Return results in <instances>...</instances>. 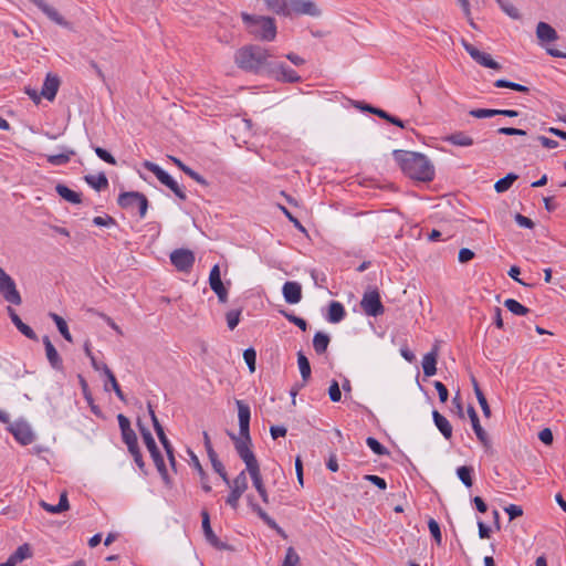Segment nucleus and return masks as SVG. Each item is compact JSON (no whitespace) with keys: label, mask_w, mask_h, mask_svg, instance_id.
<instances>
[{"label":"nucleus","mask_w":566,"mask_h":566,"mask_svg":"<svg viewBox=\"0 0 566 566\" xmlns=\"http://www.w3.org/2000/svg\"><path fill=\"white\" fill-rule=\"evenodd\" d=\"M235 405L238 408L240 437H232V439L234 441V447H235L237 453H239L240 448L251 449V444H252L251 436H250L251 411H250V407L242 400H237Z\"/></svg>","instance_id":"5"},{"label":"nucleus","mask_w":566,"mask_h":566,"mask_svg":"<svg viewBox=\"0 0 566 566\" xmlns=\"http://www.w3.org/2000/svg\"><path fill=\"white\" fill-rule=\"evenodd\" d=\"M494 86L496 87H506V88H511V90H514V91H517V92H522V93H527L530 91V88L527 86H524V85H521V84H517V83H514V82H510V81H506V80H497L494 82Z\"/></svg>","instance_id":"43"},{"label":"nucleus","mask_w":566,"mask_h":566,"mask_svg":"<svg viewBox=\"0 0 566 566\" xmlns=\"http://www.w3.org/2000/svg\"><path fill=\"white\" fill-rule=\"evenodd\" d=\"M476 399H478V402L482 409V412L484 415L485 418H490L491 417V409H490V406L488 403V400L484 396V394L482 391H479L478 395L475 396Z\"/></svg>","instance_id":"54"},{"label":"nucleus","mask_w":566,"mask_h":566,"mask_svg":"<svg viewBox=\"0 0 566 566\" xmlns=\"http://www.w3.org/2000/svg\"><path fill=\"white\" fill-rule=\"evenodd\" d=\"M43 344L45 346V353L50 364L52 367L60 369L62 366V359L48 336L43 338Z\"/></svg>","instance_id":"26"},{"label":"nucleus","mask_w":566,"mask_h":566,"mask_svg":"<svg viewBox=\"0 0 566 566\" xmlns=\"http://www.w3.org/2000/svg\"><path fill=\"white\" fill-rule=\"evenodd\" d=\"M268 74L274 76L277 81L281 82L297 83L301 81V77L295 71L280 63L272 62V69L269 70Z\"/></svg>","instance_id":"17"},{"label":"nucleus","mask_w":566,"mask_h":566,"mask_svg":"<svg viewBox=\"0 0 566 566\" xmlns=\"http://www.w3.org/2000/svg\"><path fill=\"white\" fill-rule=\"evenodd\" d=\"M497 109L478 108L470 111V115L476 118H488L497 115Z\"/></svg>","instance_id":"50"},{"label":"nucleus","mask_w":566,"mask_h":566,"mask_svg":"<svg viewBox=\"0 0 566 566\" xmlns=\"http://www.w3.org/2000/svg\"><path fill=\"white\" fill-rule=\"evenodd\" d=\"M505 512L507 513L510 520H514L523 514L522 507L514 504L505 507Z\"/></svg>","instance_id":"62"},{"label":"nucleus","mask_w":566,"mask_h":566,"mask_svg":"<svg viewBox=\"0 0 566 566\" xmlns=\"http://www.w3.org/2000/svg\"><path fill=\"white\" fill-rule=\"evenodd\" d=\"M0 294L2 297L14 305H20L22 303V297L17 290V285L13 279L6 273V271L0 266Z\"/></svg>","instance_id":"8"},{"label":"nucleus","mask_w":566,"mask_h":566,"mask_svg":"<svg viewBox=\"0 0 566 566\" xmlns=\"http://www.w3.org/2000/svg\"><path fill=\"white\" fill-rule=\"evenodd\" d=\"M74 154V150H70L67 154L50 155L48 156V161L55 166L63 165L66 164Z\"/></svg>","instance_id":"46"},{"label":"nucleus","mask_w":566,"mask_h":566,"mask_svg":"<svg viewBox=\"0 0 566 566\" xmlns=\"http://www.w3.org/2000/svg\"><path fill=\"white\" fill-rule=\"evenodd\" d=\"M140 431H142V436H143L144 442L146 444V448L148 449L158 472L160 473L165 483L169 484L170 480H169V476L167 473V469H166L164 459L160 455V452L156 446V442H155L151 433L143 427H140Z\"/></svg>","instance_id":"7"},{"label":"nucleus","mask_w":566,"mask_h":566,"mask_svg":"<svg viewBox=\"0 0 566 566\" xmlns=\"http://www.w3.org/2000/svg\"><path fill=\"white\" fill-rule=\"evenodd\" d=\"M286 428L283 427V426H272L270 428V433H271V437L275 440L280 437H285L286 436Z\"/></svg>","instance_id":"64"},{"label":"nucleus","mask_w":566,"mask_h":566,"mask_svg":"<svg viewBox=\"0 0 566 566\" xmlns=\"http://www.w3.org/2000/svg\"><path fill=\"white\" fill-rule=\"evenodd\" d=\"M251 507L253 510V512L256 513V515L271 528H273L274 531H276V533L279 535H281L283 538H286L287 535L286 533L284 532V530L282 527H280L277 525V523L271 517L269 516V514L262 509L260 507L258 504H254V503H251Z\"/></svg>","instance_id":"23"},{"label":"nucleus","mask_w":566,"mask_h":566,"mask_svg":"<svg viewBox=\"0 0 566 566\" xmlns=\"http://www.w3.org/2000/svg\"><path fill=\"white\" fill-rule=\"evenodd\" d=\"M328 395H329V399L333 401V402H337L340 400L342 398V392H340V389H339V385L336 380H333L329 388H328Z\"/></svg>","instance_id":"52"},{"label":"nucleus","mask_w":566,"mask_h":566,"mask_svg":"<svg viewBox=\"0 0 566 566\" xmlns=\"http://www.w3.org/2000/svg\"><path fill=\"white\" fill-rule=\"evenodd\" d=\"M50 316L54 321V323L56 324V327H57L59 332L62 334V336L67 342H72L73 338H72V335L69 332V327H67V324L64 321V318L61 317L60 315L55 314V313H51Z\"/></svg>","instance_id":"37"},{"label":"nucleus","mask_w":566,"mask_h":566,"mask_svg":"<svg viewBox=\"0 0 566 566\" xmlns=\"http://www.w3.org/2000/svg\"><path fill=\"white\" fill-rule=\"evenodd\" d=\"M439 350L438 345H434L432 350L426 354L422 358V369L427 377H431L437 373Z\"/></svg>","instance_id":"20"},{"label":"nucleus","mask_w":566,"mask_h":566,"mask_svg":"<svg viewBox=\"0 0 566 566\" xmlns=\"http://www.w3.org/2000/svg\"><path fill=\"white\" fill-rule=\"evenodd\" d=\"M201 516H202V530H203V534H205L206 539L212 546H214L217 548H222L223 545L221 544V542L219 541V538L217 537V535L213 533V531L211 528L210 517H209L208 512L207 511H202Z\"/></svg>","instance_id":"22"},{"label":"nucleus","mask_w":566,"mask_h":566,"mask_svg":"<svg viewBox=\"0 0 566 566\" xmlns=\"http://www.w3.org/2000/svg\"><path fill=\"white\" fill-rule=\"evenodd\" d=\"M230 489H234L244 493L248 490V479L245 471L240 472L233 480L228 478V482H224Z\"/></svg>","instance_id":"31"},{"label":"nucleus","mask_w":566,"mask_h":566,"mask_svg":"<svg viewBox=\"0 0 566 566\" xmlns=\"http://www.w3.org/2000/svg\"><path fill=\"white\" fill-rule=\"evenodd\" d=\"M297 364H298L302 379L304 381H307L308 378L311 377V366H310V361L306 358V356L301 352L297 354Z\"/></svg>","instance_id":"39"},{"label":"nucleus","mask_w":566,"mask_h":566,"mask_svg":"<svg viewBox=\"0 0 566 566\" xmlns=\"http://www.w3.org/2000/svg\"><path fill=\"white\" fill-rule=\"evenodd\" d=\"M122 437L128 448V451L138 448L137 436L133 429L122 432Z\"/></svg>","instance_id":"45"},{"label":"nucleus","mask_w":566,"mask_h":566,"mask_svg":"<svg viewBox=\"0 0 566 566\" xmlns=\"http://www.w3.org/2000/svg\"><path fill=\"white\" fill-rule=\"evenodd\" d=\"M461 44H462L463 49L468 52V54L481 66L492 69V70L501 69L500 63H497L495 60H493L490 54L478 50L474 45L469 43L467 40L462 39Z\"/></svg>","instance_id":"11"},{"label":"nucleus","mask_w":566,"mask_h":566,"mask_svg":"<svg viewBox=\"0 0 566 566\" xmlns=\"http://www.w3.org/2000/svg\"><path fill=\"white\" fill-rule=\"evenodd\" d=\"M170 261L178 271L188 272L195 263V254L188 249H177L171 252Z\"/></svg>","instance_id":"13"},{"label":"nucleus","mask_w":566,"mask_h":566,"mask_svg":"<svg viewBox=\"0 0 566 566\" xmlns=\"http://www.w3.org/2000/svg\"><path fill=\"white\" fill-rule=\"evenodd\" d=\"M361 109H365L371 114H375V115L379 116L380 118H384L398 127H401V128L405 127L403 122L401 119L391 116L390 114H388L387 112H385L380 108H376L370 105H366V106L361 107Z\"/></svg>","instance_id":"30"},{"label":"nucleus","mask_w":566,"mask_h":566,"mask_svg":"<svg viewBox=\"0 0 566 566\" xmlns=\"http://www.w3.org/2000/svg\"><path fill=\"white\" fill-rule=\"evenodd\" d=\"M539 440L545 444H552L553 442V432L549 428H545L538 433Z\"/></svg>","instance_id":"63"},{"label":"nucleus","mask_w":566,"mask_h":566,"mask_svg":"<svg viewBox=\"0 0 566 566\" xmlns=\"http://www.w3.org/2000/svg\"><path fill=\"white\" fill-rule=\"evenodd\" d=\"M446 140L454 146H462V147H469L473 145V138L463 133V132H457L446 137Z\"/></svg>","instance_id":"28"},{"label":"nucleus","mask_w":566,"mask_h":566,"mask_svg":"<svg viewBox=\"0 0 566 566\" xmlns=\"http://www.w3.org/2000/svg\"><path fill=\"white\" fill-rule=\"evenodd\" d=\"M144 167L151 171L158 180L167 186L174 193L180 198L181 200L186 199V193L181 190V188L178 186V184L166 172L164 171L158 165L151 163V161H145Z\"/></svg>","instance_id":"10"},{"label":"nucleus","mask_w":566,"mask_h":566,"mask_svg":"<svg viewBox=\"0 0 566 566\" xmlns=\"http://www.w3.org/2000/svg\"><path fill=\"white\" fill-rule=\"evenodd\" d=\"M208 457L211 462L212 469L220 475L223 482H228V474L224 470L222 462L218 459V454L214 450H209Z\"/></svg>","instance_id":"33"},{"label":"nucleus","mask_w":566,"mask_h":566,"mask_svg":"<svg viewBox=\"0 0 566 566\" xmlns=\"http://www.w3.org/2000/svg\"><path fill=\"white\" fill-rule=\"evenodd\" d=\"M360 306L367 315L375 317L385 311L377 290L367 291L361 298Z\"/></svg>","instance_id":"12"},{"label":"nucleus","mask_w":566,"mask_h":566,"mask_svg":"<svg viewBox=\"0 0 566 566\" xmlns=\"http://www.w3.org/2000/svg\"><path fill=\"white\" fill-rule=\"evenodd\" d=\"M345 316L344 306L339 302H332L328 307V321L331 323H338Z\"/></svg>","instance_id":"32"},{"label":"nucleus","mask_w":566,"mask_h":566,"mask_svg":"<svg viewBox=\"0 0 566 566\" xmlns=\"http://www.w3.org/2000/svg\"><path fill=\"white\" fill-rule=\"evenodd\" d=\"M365 480L371 482L380 490H385L387 486L386 481L382 478H379L378 475L367 474L365 475Z\"/></svg>","instance_id":"59"},{"label":"nucleus","mask_w":566,"mask_h":566,"mask_svg":"<svg viewBox=\"0 0 566 566\" xmlns=\"http://www.w3.org/2000/svg\"><path fill=\"white\" fill-rule=\"evenodd\" d=\"M242 20L249 32L260 40L272 41L275 39L276 27L272 18L242 13Z\"/></svg>","instance_id":"4"},{"label":"nucleus","mask_w":566,"mask_h":566,"mask_svg":"<svg viewBox=\"0 0 566 566\" xmlns=\"http://www.w3.org/2000/svg\"><path fill=\"white\" fill-rule=\"evenodd\" d=\"M14 560L19 564L30 557H32V549L29 544L20 545L14 553L11 554Z\"/></svg>","instance_id":"40"},{"label":"nucleus","mask_w":566,"mask_h":566,"mask_svg":"<svg viewBox=\"0 0 566 566\" xmlns=\"http://www.w3.org/2000/svg\"><path fill=\"white\" fill-rule=\"evenodd\" d=\"M94 151L102 160L111 165H116V159L114 158V156L104 148L95 147Z\"/></svg>","instance_id":"55"},{"label":"nucleus","mask_w":566,"mask_h":566,"mask_svg":"<svg viewBox=\"0 0 566 566\" xmlns=\"http://www.w3.org/2000/svg\"><path fill=\"white\" fill-rule=\"evenodd\" d=\"M56 192L59 196H61L64 200L77 205L81 203V193L73 191L69 187L62 184H57L55 187Z\"/></svg>","instance_id":"29"},{"label":"nucleus","mask_w":566,"mask_h":566,"mask_svg":"<svg viewBox=\"0 0 566 566\" xmlns=\"http://www.w3.org/2000/svg\"><path fill=\"white\" fill-rule=\"evenodd\" d=\"M271 59V52L256 44L241 46L233 56L234 63L240 70L256 75L268 74L269 70L272 69Z\"/></svg>","instance_id":"1"},{"label":"nucleus","mask_w":566,"mask_h":566,"mask_svg":"<svg viewBox=\"0 0 566 566\" xmlns=\"http://www.w3.org/2000/svg\"><path fill=\"white\" fill-rule=\"evenodd\" d=\"M497 133L502 134V135H510V136H513V135L525 136L526 135L525 130L518 129V128H513V127H501L497 129Z\"/></svg>","instance_id":"60"},{"label":"nucleus","mask_w":566,"mask_h":566,"mask_svg":"<svg viewBox=\"0 0 566 566\" xmlns=\"http://www.w3.org/2000/svg\"><path fill=\"white\" fill-rule=\"evenodd\" d=\"M118 205L124 209H134L137 207L139 216L144 218L147 212L148 200L143 193L130 191L119 195Z\"/></svg>","instance_id":"9"},{"label":"nucleus","mask_w":566,"mask_h":566,"mask_svg":"<svg viewBox=\"0 0 566 566\" xmlns=\"http://www.w3.org/2000/svg\"><path fill=\"white\" fill-rule=\"evenodd\" d=\"M473 258H474V252L468 248H463L459 251L458 259H459L460 263H467V262L471 261Z\"/></svg>","instance_id":"58"},{"label":"nucleus","mask_w":566,"mask_h":566,"mask_svg":"<svg viewBox=\"0 0 566 566\" xmlns=\"http://www.w3.org/2000/svg\"><path fill=\"white\" fill-rule=\"evenodd\" d=\"M367 446L378 455L388 454V450L375 438L369 437L366 440Z\"/></svg>","instance_id":"48"},{"label":"nucleus","mask_w":566,"mask_h":566,"mask_svg":"<svg viewBox=\"0 0 566 566\" xmlns=\"http://www.w3.org/2000/svg\"><path fill=\"white\" fill-rule=\"evenodd\" d=\"M240 314L241 311L239 310H232L226 314L227 324L230 329H234L238 326L240 322Z\"/></svg>","instance_id":"49"},{"label":"nucleus","mask_w":566,"mask_h":566,"mask_svg":"<svg viewBox=\"0 0 566 566\" xmlns=\"http://www.w3.org/2000/svg\"><path fill=\"white\" fill-rule=\"evenodd\" d=\"M242 494L243 493H241L240 491L230 489V493L226 500L227 504L235 510L239 506V500L242 496Z\"/></svg>","instance_id":"51"},{"label":"nucleus","mask_w":566,"mask_h":566,"mask_svg":"<svg viewBox=\"0 0 566 566\" xmlns=\"http://www.w3.org/2000/svg\"><path fill=\"white\" fill-rule=\"evenodd\" d=\"M279 208L285 214V217L294 224L296 229H298L302 232H306L305 228L300 223V221L295 217H293V214L284 206H279Z\"/></svg>","instance_id":"56"},{"label":"nucleus","mask_w":566,"mask_h":566,"mask_svg":"<svg viewBox=\"0 0 566 566\" xmlns=\"http://www.w3.org/2000/svg\"><path fill=\"white\" fill-rule=\"evenodd\" d=\"M434 388L438 391L440 401L441 402H446L448 400V397H449L447 387L442 382L436 381L434 382Z\"/></svg>","instance_id":"61"},{"label":"nucleus","mask_w":566,"mask_h":566,"mask_svg":"<svg viewBox=\"0 0 566 566\" xmlns=\"http://www.w3.org/2000/svg\"><path fill=\"white\" fill-rule=\"evenodd\" d=\"M329 344V336L324 333H316L313 338V347L317 354H323L326 352Z\"/></svg>","instance_id":"34"},{"label":"nucleus","mask_w":566,"mask_h":566,"mask_svg":"<svg viewBox=\"0 0 566 566\" xmlns=\"http://www.w3.org/2000/svg\"><path fill=\"white\" fill-rule=\"evenodd\" d=\"M504 306L514 315L524 316L530 312L526 306L522 305L520 302L513 298L505 300Z\"/></svg>","instance_id":"36"},{"label":"nucleus","mask_w":566,"mask_h":566,"mask_svg":"<svg viewBox=\"0 0 566 566\" xmlns=\"http://www.w3.org/2000/svg\"><path fill=\"white\" fill-rule=\"evenodd\" d=\"M517 179V175L507 174L504 178L497 180L494 185V189L496 192L501 193L510 189L513 182Z\"/></svg>","instance_id":"38"},{"label":"nucleus","mask_w":566,"mask_h":566,"mask_svg":"<svg viewBox=\"0 0 566 566\" xmlns=\"http://www.w3.org/2000/svg\"><path fill=\"white\" fill-rule=\"evenodd\" d=\"M471 473H472V468L467 467V465L460 467L457 470V474H458L459 479L467 488H471L473 484Z\"/></svg>","instance_id":"42"},{"label":"nucleus","mask_w":566,"mask_h":566,"mask_svg":"<svg viewBox=\"0 0 566 566\" xmlns=\"http://www.w3.org/2000/svg\"><path fill=\"white\" fill-rule=\"evenodd\" d=\"M8 311V314L12 321V323L14 324V326L28 338L30 339H35L36 338V335L35 333L33 332V329L24 324L21 318L18 316V314L14 312V310L10 306H8L7 308Z\"/></svg>","instance_id":"24"},{"label":"nucleus","mask_w":566,"mask_h":566,"mask_svg":"<svg viewBox=\"0 0 566 566\" xmlns=\"http://www.w3.org/2000/svg\"><path fill=\"white\" fill-rule=\"evenodd\" d=\"M209 285L211 290L217 294L219 302L226 303L228 301V290L222 283L220 268L218 264L213 265L210 271Z\"/></svg>","instance_id":"14"},{"label":"nucleus","mask_w":566,"mask_h":566,"mask_svg":"<svg viewBox=\"0 0 566 566\" xmlns=\"http://www.w3.org/2000/svg\"><path fill=\"white\" fill-rule=\"evenodd\" d=\"M239 457L245 464V470L252 479L255 490L264 488L260 464L251 449L240 448Z\"/></svg>","instance_id":"6"},{"label":"nucleus","mask_w":566,"mask_h":566,"mask_svg":"<svg viewBox=\"0 0 566 566\" xmlns=\"http://www.w3.org/2000/svg\"><path fill=\"white\" fill-rule=\"evenodd\" d=\"M189 454H190L191 464L197 470V472H198V474L200 476V483H201L202 490L205 492H210L211 491V486L208 483L207 473L205 472V470H203V468H202L198 457L192 451H189Z\"/></svg>","instance_id":"27"},{"label":"nucleus","mask_w":566,"mask_h":566,"mask_svg":"<svg viewBox=\"0 0 566 566\" xmlns=\"http://www.w3.org/2000/svg\"><path fill=\"white\" fill-rule=\"evenodd\" d=\"M514 219L520 227L533 229L535 226L534 222L530 218H527L521 213H516Z\"/></svg>","instance_id":"57"},{"label":"nucleus","mask_w":566,"mask_h":566,"mask_svg":"<svg viewBox=\"0 0 566 566\" xmlns=\"http://www.w3.org/2000/svg\"><path fill=\"white\" fill-rule=\"evenodd\" d=\"M432 417L439 431L446 439H450L452 437V426L449 420L437 410L432 412Z\"/></svg>","instance_id":"25"},{"label":"nucleus","mask_w":566,"mask_h":566,"mask_svg":"<svg viewBox=\"0 0 566 566\" xmlns=\"http://www.w3.org/2000/svg\"><path fill=\"white\" fill-rule=\"evenodd\" d=\"M536 36L541 43L553 42L558 39L557 32L546 22H538Z\"/></svg>","instance_id":"21"},{"label":"nucleus","mask_w":566,"mask_h":566,"mask_svg":"<svg viewBox=\"0 0 566 566\" xmlns=\"http://www.w3.org/2000/svg\"><path fill=\"white\" fill-rule=\"evenodd\" d=\"M269 9L277 14H305L311 17L321 15V10L311 0H266Z\"/></svg>","instance_id":"3"},{"label":"nucleus","mask_w":566,"mask_h":566,"mask_svg":"<svg viewBox=\"0 0 566 566\" xmlns=\"http://www.w3.org/2000/svg\"><path fill=\"white\" fill-rule=\"evenodd\" d=\"M394 157L405 175L418 181H431L434 166L423 154L407 150H394Z\"/></svg>","instance_id":"2"},{"label":"nucleus","mask_w":566,"mask_h":566,"mask_svg":"<svg viewBox=\"0 0 566 566\" xmlns=\"http://www.w3.org/2000/svg\"><path fill=\"white\" fill-rule=\"evenodd\" d=\"M429 531L431 535L433 536L434 541L440 544L441 543V531L438 522L433 518L429 520L428 523Z\"/></svg>","instance_id":"53"},{"label":"nucleus","mask_w":566,"mask_h":566,"mask_svg":"<svg viewBox=\"0 0 566 566\" xmlns=\"http://www.w3.org/2000/svg\"><path fill=\"white\" fill-rule=\"evenodd\" d=\"M84 179L92 188L96 190H101L108 186V180L104 174L87 175Z\"/></svg>","instance_id":"35"},{"label":"nucleus","mask_w":566,"mask_h":566,"mask_svg":"<svg viewBox=\"0 0 566 566\" xmlns=\"http://www.w3.org/2000/svg\"><path fill=\"white\" fill-rule=\"evenodd\" d=\"M282 566H300V556L293 547L286 549Z\"/></svg>","instance_id":"44"},{"label":"nucleus","mask_w":566,"mask_h":566,"mask_svg":"<svg viewBox=\"0 0 566 566\" xmlns=\"http://www.w3.org/2000/svg\"><path fill=\"white\" fill-rule=\"evenodd\" d=\"M501 9L512 19L517 20L521 18L520 11L509 0H495Z\"/></svg>","instance_id":"41"},{"label":"nucleus","mask_w":566,"mask_h":566,"mask_svg":"<svg viewBox=\"0 0 566 566\" xmlns=\"http://www.w3.org/2000/svg\"><path fill=\"white\" fill-rule=\"evenodd\" d=\"M468 415L471 420L472 428H473V431H474L478 440L482 443L485 451H490L492 449V443H491L490 437L486 433V431L482 428L479 417H478V413L472 406H470L468 408Z\"/></svg>","instance_id":"15"},{"label":"nucleus","mask_w":566,"mask_h":566,"mask_svg":"<svg viewBox=\"0 0 566 566\" xmlns=\"http://www.w3.org/2000/svg\"><path fill=\"white\" fill-rule=\"evenodd\" d=\"M10 432L23 446L30 444L34 440V434L31 427L25 421H17L10 423Z\"/></svg>","instance_id":"16"},{"label":"nucleus","mask_w":566,"mask_h":566,"mask_svg":"<svg viewBox=\"0 0 566 566\" xmlns=\"http://www.w3.org/2000/svg\"><path fill=\"white\" fill-rule=\"evenodd\" d=\"M60 86V76L54 73H48L41 88V96L50 102L54 101Z\"/></svg>","instance_id":"18"},{"label":"nucleus","mask_w":566,"mask_h":566,"mask_svg":"<svg viewBox=\"0 0 566 566\" xmlns=\"http://www.w3.org/2000/svg\"><path fill=\"white\" fill-rule=\"evenodd\" d=\"M282 292L284 300L290 304H296L302 300V286L297 282H285Z\"/></svg>","instance_id":"19"},{"label":"nucleus","mask_w":566,"mask_h":566,"mask_svg":"<svg viewBox=\"0 0 566 566\" xmlns=\"http://www.w3.org/2000/svg\"><path fill=\"white\" fill-rule=\"evenodd\" d=\"M243 359L247 363L250 373L255 371L256 353L253 348H248L243 352Z\"/></svg>","instance_id":"47"}]
</instances>
